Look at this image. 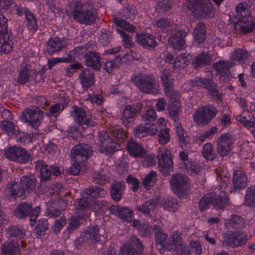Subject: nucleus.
Wrapping results in <instances>:
<instances>
[{"label":"nucleus","instance_id":"3c124183","mask_svg":"<svg viewBox=\"0 0 255 255\" xmlns=\"http://www.w3.org/2000/svg\"><path fill=\"white\" fill-rule=\"evenodd\" d=\"M154 231L157 244L160 245L162 248H164L167 243L168 235L163 233L162 228L158 225H154Z\"/></svg>","mask_w":255,"mask_h":255},{"label":"nucleus","instance_id":"603ef678","mask_svg":"<svg viewBox=\"0 0 255 255\" xmlns=\"http://www.w3.org/2000/svg\"><path fill=\"white\" fill-rule=\"evenodd\" d=\"M25 24L28 30L34 33L38 29L37 19L34 14L30 11L25 16Z\"/></svg>","mask_w":255,"mask_h":255},{"label":"nucleus","instance_id":"13d9d810","mask_svg":"<svg viewBox=\"0 0 255 255\" xmlns=\"http://www.w3.org/2000/svg\"><path fill=\"white\" fill-rule=\"evenodd\" d=\"M180 107L181 103L178 102H174L173 103L169 104L168 108L169 117L175 122L179 120Z\"/></svg>","mask_w":255,"mask_h":255},{"label":"nucleus","instance_id":"0e129e2a","mask_svg":"<svg viewBox=\"0 0 255 255\" xmlns=\"http://www.w3.org/2000/svg\"><path fill=\"white\" fill-rule=\"evenodd\" d=\"M251 114L248 112L243 113L237 117V120L246 127L253 128L255 126L254 122L251 121Z\"/></svg>","mask_w":255,"mask_h":255},{"label":"nucleus","instance_id":"37998d69","mask_svg":"<svg viewBox=\"0 0 255 255\" xmlns=\"http://www.w3.org/2000/svg\"><path fill=\"white\" fill-rule=\"evenodd\" d=\"M124 184L119 182L113 183L111 185L110 194L112 200L118 202L121 199L122 195L124 192Z\"/></svg>","mask_w":255,"mask_h":255},{"label":"nucleus","instance_id":"0eeeda50","mask_svg":"<svg viewBox=\"0 0 255 255\" xmlns=\"http://www.w3.org/2000/svg\"><path fill=\"white\" fill-rule=\"evenodd\" d=\"M193 86H200L208 90V94L212 99L219 104L222 101V93L219 90V87L212 80L197 77L191 80Z\"/></svg>","mask_w":255,"mask_h":255},{"label":"nucleus","instance_id":"dca6fc26","mask_svg":"<svg viewBox=\"0 0 255 255\" xmlns=\"http://www.w3.org/2000/svg\"><path fill=\"white\" fill-rule=\"evenodd\" d=\"M190 181V179L185 175L174 173L170 178L169 184L174 193L180 195L187 192Z\"/></svg>","mask_w":255,"mask_h":255},{"label":"nucleus","instance_id":"4c0bfd02","mask_svg":"<svg viewBox=\"0 0 255 255\" xmlns=\"http://www.w3.org/2000/svg\"><path fill=\"white\" fill-rule=\"evenodd\" d=\"M175 130L178 137L180 146L183 149L187 148L188 145L190 144V138L181 123H176L175 125Z\"/></svg>","mask_w":255,"mask_h":255},{"label":"nucleus","instance_id":"473e14b6","mask_svg":"<svg viewBox=\"0 0 255 255\" xmlns=\"http://www.w3.org/2000/svg\"><path fill=\"white\" fill-rule=\"evenodd\" d=\"M95 75L94 73L89 69L83 70L79 76V79L82 87L87 90L92 87L95 82Z\"/></svg>","mask_w":255,"mask_h":255},{"label":"nucleus","instance_id":"7ed1b4c3","mask_svg":"<svg viewBox=\"0 0 255 255\" xmlns=\"http://www.w3.org/2000/svg\"><path fill=\"white\" fill-rule=\"evenodd\" d=\"M246 5L245 3L241 2L236 6V16L233 20L235 27H239L242 34L251 33L255 28V21L251 16Z\"/></svg>","mask_w":255,"mask_h":255},{"label":"nucleus","instance_id":"58836bf2","mask_svg":"<svg viewBox=\"0 0 255 255\" xmlns=\"http://www.w3.org/2000/svg\"><path fill=\"white\" fill-rule=\"evenodd\" d=\"M232 181L235 189H241L245 188L247 186V176L243 171H235L233 174Z\"/></svg>","mask_w":255,"mask_h":255},{"label":"nucleus","instance_id":"20e7f679","mask_svg":"<svg viewBox=\"0 0 255 255\" xmlns=\"http://www.w3.org/2000/svg\"><path fill=\"white\" fill-rule=\"evenodd\" d=\"M73 18L81 24L90 25L96 19L94 10L90 9L88 4L81 0H75L70 3Z\"/></svg>","mask_w":255,"mask_h":255},{"label":"nucleus","instance_id":"6e6552de","mask_svg":"<svg viewBox=\"0 0 255 255\" xmlns=\"http://www.w3.org/2000/svg\"><path fill=\"white\" fill-rule=\"evenodd\" d=\"M71 116L75 122L83 128L94 127L96 122L94 117L89 112L84 109L74 105L71 107Z\"/></svg>","mask_w":255,"mask_h":255},{"label":"nucleus","instance_id":"f8f14e48","mask_svg":"<svg viewBox=\"0 0 255 255\" xmlns=\"http://www.w3.org/2000/svg\"><path fill=\"white\" fill-rule=\"evenodd\" d=\"M40 212V208L39 206H36L32 209L30 204L25 202L19 204L14 210L13 213L15 216L19 219L29 217L30 225L33 226Z\"/></svg>","mask_w":255,"mask_h":255},{"label":"nucleus","instance_id":"5fc2aeb1","mask_svg":"<svg viewBox=\"0 0 255 255\" xmlns=\"http://www.w3.org/2000/svg\"><path fill=\"white\" fill-rule=\"evenodd\" d=\"M190 56L189 53L184 52L178 55L172 63V67L179 69L185 68L189 63V57Z\"/></svg>","mask_w":255,"mask_h":255},{"label":"nucleus","instance_id":"7c9ffc66","mask_svg":"<svg viewBox=\"0 0 255 255\" xmlns=\"http://www.w3.org/2000/svg\"><path fill=\"white\" fill-rule=\"evenodd\" d=\"M136 41L146 49L154 48L157 44L153 35L143 32L136 33Z\"/></svg>","mask_w":255,"mask_h":255},{"label":"nucleus","instance_id":"4be33fe9","mask_svg":"<svg viewBox=\"0 0 255 255\" xmlns=\"http://www.w3.org/2000/svg\"><path fill=\"white\" fill-rule=\"evenodd\" d=\"M99 230L97 225H91L84 232L83 238L91 244L100 245V249H102L106 242V239L104 236L100 235Z\"/></svg>","mask_w":255,"mask_h":255},{"label":"nucleus","instance_id":"ddd939ff","mask_svg":"<svg viewBox=\"0 0 255 255\" xmlns=\"http://www.w3.org/2000/svg\"><path fill=\"white\" fill-rule=\"evenodd\" d=\"M247 235L240 230L226 233L222 238V246L228 248H235L246 244Z\"/></svg>","mask_w":255,"mask_h":255},{"label":"nucleus","instance_id":"39448f33","mask_svg":"<svg viewBox=\"0 0 255 255\" xmlns=\"http://www.w3.org/2000/svg\"><path fill=\"white\" fill-rule=\"evenodd\" d=\"M131 80L132 83L144 93L156 94L158 93L156 80L152 74L138 73L132 76Z\"/></svg>","mask_w":255,"mask_h":255},{"label":"nucleus","instance_id":"f257e3e1","mask_svg":"<svg viewBox=\"0 0 255 255\" xmlns=\"http://www.w3.org/2000/svg\"><path fill=\"white\" fill-rule=\"evenodd\" d=\"M111 137L107 132H100L99 134V140L101 143V152L105 154H112L119 150L120 144L127 137V133L121 127H114L111 130Z\"/></svg>","mask_w":255,"mask_h":255},{"label":"nucleus","instance_id":"79ce46f5","mask_svg":"<svg viewBox=\"0 0 255 255\" xmlns=\"http://www.w3.org/2000/svg\"><path fill=\"white\" fill-rule=\"evenodd\" d=\"M87 48L86 46H77L71 50L67 57H63L65 63H69L75 60V59H81L84 56Z\"/></svg>","mask_w":255,"mask_h":255},{"label":"nucleus","instance_id":"338daca9","mask_svg":"<svg viewBox=\"0 0 255 255\" xmlns=\"http://www.w3.org/2000/svg\"><path fill=\"white\" fill-rule=\"evenodd\" d=\"M156 133L158 134L159 144L164 145L169 141L170 137L169 128L160 129L159 131L157 130Z\"/></svg>","mask_w":255,"mask_h":255},{"label":"nucleus","instance_id":"2eb2a0df","mask_svg":"<svg viewBox=\"0 0 255 255\" xmlns=\"http://www.w3.org/2000/svg\"><path fill=\"white\" fill-rule=\"evenodd\" d=\"M217 113L213 105L208 104L198 109L194 115V120L198 125H206L215 117Z\"/></svg>","mask_w":255,"mask_h":255},{"label":"nucleus","instance_id":"c03bdc74","mask_svg":"<svg viewBox=\"0 0 255 255\" xmlns=\"http://www.w3.org/2000/svg\"><path fill=\"white\" fill-rule=\"evenodd\" d=\"M212 201L214 208L220 210L224 209L228 203L229 198L225 193L214 194H212Z\"/></svg>","mask_w":255,"mask_h":255},{"label":"nucleus","instance_id":"6e6d98bb","mask_svg":"<svg viewBox=\"0 0 255 255\" xmlns=\"http://www.w3.org/2000/svg\"><path fill=\"white\" fill-rule=\"evenodd\" d=\"M160 78L164 90L173 86V78L172 77V72L170 69L163 70Z\"/></svg>","mask_w":255,"mask_h":255},{"label":"nucleus","instance_id":"4468645a","mask_svg":"<svg viewBox=\"0 0 255 255\" xmlns=\"http://www.w3.org/2000/svg\"><path fill=\"white\" fill-rule=\"evenodd\" d=\"M217 113L213 105L208 104L198 109L194 115V120L198 125H206L215 117Z\"/></svg>","mask_w":255,"mask_h":255},{"label":"nucleus","instance_id":"a18cd8bd","mask_svg":"<svg viewBox=\"0 0 255 255\" xmlns=\"http://www.w3.org/2000/svg\"><path fill=\"white\" fill-rule=\"evenodd\" d=\"M31 72V70L26 65H21L18 71L17 83L20 85H24L29 82Z\"/></svg>","mask_w":255,"mask_h":255},{"label":"nucleus","instance_id":"774afa93","mask_svg":"<svg viewBox=\"0 0 255 255\" xmlns=\"http://www.w3.org/2000/svg\"><path fill=\"white\" fill-rule=\"evenodd\" d=\"M184 164L185 168L191 174H197L200 172L201 167L200 165L194 160L190 159L185 162Z\"/></svg>","mask_w":255,"mask_h":255},{"label":"nucleus","instance_id":"a19ab883","mask_svg":"<svg viewBox=\"0 0 255 255\" xmlns=\"http://www.w3.org/2000/svg\"><path fill=\"white\" fill-rule=\"evenodd\" d=\"M125 55L119 54L114 55L112 59L107 61L104 65V69L109 73H112L118 66L117 64L126 62Z\"/></svg>","mask_w":255,"mask_h":255},{"label":"nucleus","instance_id":"bf43d9fd","mask_svg":"<svg viewBox=\"0 0 255 255\" xmlns=\"http://www.w3.org/2000/svg\"><path fill=\"white\" fill-rule=\"evenodd\" d=\"M245 197V202L246 205L255 207V185H252L247 188Z\"/></svg>","mask_w":255,"mask_h":255},{"label":"nucleus","instance_id":"bb28decb","mask_svg":"<svg viewBox=\"0 0 255 255\" xmlns=\"http://www.w3.org/2000/svg\"><path fill=\"white\" fill-rule=\"evenodd\" d=\"M233 66L231 61L220 60L213 64V68L217 72L220 80H225L229 77L230 69Z\"/></svg>","mask_w":255,"mask_h":255},{"label":"nucleus","instance_id":"de8ad7c7","mask_svg":"<svg viewBox=\"0 0 255 255\" xmlns=\"http://www.w3.org/2000/svg\"><path fill=\"white\" fill-rule=\"evenodd\" d=\"M35 168L40 169V180L41 182L46 181L51 176L50 167L43 161H37L35 165Z\"/></svg>","mask_w":255,"mask_h":255},{"label":"nucleus","instance_id":"f03ea898","mask_svg":"<svg viewBox=\"0 0 255 255\" xmlns=\"http://www.w3.org/2000/svg\"><path fill=\"white\" fill-rule=\"evenodd\" d=\"M21 189L18 188L17 183L12 181L7 184L6 192L10 198L15 199L17 197L24 198L27 196L35 187L36 179L33 174L23 176L19 183Z\"/></svg>","mask_w":255,"mask_h":255},{"label":"nucleus","instance_id":"4d7b16f0","mask_svg":"<svg viewBox=\"0 0 255 255\" xmlns=\"http://www.w3.org/2000/svg\"><path fill=\"white\" fill-rule=\"evenodd\" d=\"M0 128L3 133L11 136L15 133V126L12 122L3 120L0 122Z\"/></svg>","mask_w":255,"mask_h":255},{"label":"nucleus","instance_id":"052dcab7","mask_svg":"<svg viewBox=\"0 0 255 255\" xmlns=\"http://www.w3.org/2000/svg\"><path fill=\"white\" fill-rule=\"evenodd\" d=\"M227 226L231 228L238 229H242L245 226L243 218L241 217L233 215L227 222Z\"/></svg>","mask_w":255,"mask_h":255},{"label":"nucleus","instance_id":"69168bd1","mask_svg":"<svg viewBox=\"0 0 255 255\" xmlns=\"http://www.w3.org/2000/svg\"><path fill=\"white\" fill-rule=\"evenodd\" d=\"M172 5V0H158L155 7L157 12H164L170 9Z\"/></svg>","mask_w":255,"mask_h":255},{"label":"nucleus","instance_id":"49530a36","mask_svg":"<svg viewBox=\"0 0 255 255\" xmlns=\"http://www.w3.org/2000/svg\"><path fill=\"white\" fill-rule=\"evenodd\" d=\"M155 25L160 29L162 32L169 33L175 28L174 23L167 18H161L155 21Z\"/></svg>","mask_w":255,"mask_h":255},{"label":"nucleus","instance_id":"680f3d73","mask_svg":"<svg viewBox=\"0 0 255 255\" xmlns=\"http://www.w3.org/2000/svg\"><path fill=\"white\" fill-rule=\"evenodd\" d=\"M163 206L164 209L174 212L179 208V204L176 199L170 197L163 199Z\"/></svg>","mask_w":255,"mask_h":255},{"label":"nucleus","instance_id":"e433bc0d","mask_svg":"<svg viewBox=\"0 0 255 255\" xmlns=\"http://www.w3.org/2000/svg\"><path fill=\"white\" fill-rule=\"evenodd\" d=\"M18 241H9L5 242L0 247L1 254L3 255H16L20 252Z\"/></svg>","mask_w":255,"mask_h":255},{"label":"nucleus","instance_id":"09e8293b","mask_svg":"<svg viewBox=\"0 0 255 255\" xmlns=\"http://www.w3.org/2000/svg\"><path fill=\"white\" fill-rule=\"evenodd\" d=\"M49 223L47 219H40L38 221L33 230V234L37 238L41 239L48 229Z\"/></svg>","mask_w":255,"mask_h":255},{"label":"nucleus","instance_id":"2f4dec72","mask_svg":"<svg viewBox=\"0 0 255 255\" xmlns=\"http://www.w3.org/2000/svg\"><path fill=\"white\" fill-rule=\"evenodd\" d=\"M7 237L9 239H11L12 241H18L21 246L24 247V243L22 240L25 236V230L20 225H11L7 229L6 233Z\"/></svg>","mask_w":255,"mask_h":255},{"label":"nucleus","instance_id":"c9c22d12","mask_svg":"<svg viewBox=\"0 0 255 255\" xmlns=\"http://www.w3.org/2000/svg\"><path fill=\"white\" fill-rule=\"evenodd\" d=\"M170 248L176 252L177 255H190L191 253L190 247L181 243L180 237L178 235L173 237Z\"/></svg>","mask_w":255,"mask_h":255},{"label":"nucleus","instance_id":"864d4df0","mask_svg":"<svg viewBox=\"0 0 255 255\" xmlns=\"http://www.w3.org/2000/svg\"><path fill=\"white\" fill-rule=\"evenodd\" d=\"M156 206V203L154 199H150L137 207L138 212L142 213L145 216H151V211H153Z\"/></svg>","mask_w":255,"mask_h":255},{"label":"nucleus","instance_id":"f704fd0d","mask_svg":"<svg viewBox=\"0 0 255 255\" xmlns=\"http://www.w3.org/2000/svg\"><path fill=\"white\" fill-rule=\"evenodd\" d=\"M250 56V53L245 48H236L231 53V58L242 65L248 63Z\"/></svg>","mask_w":255,"mask_h":255},{"label":"nucleus","instance_id":"9b49d317","mask_svg":"<svg viewBox=\"0 0 255 255\" xmlns=\"http://www.w3.org/2000/svg\"><path fill=\"white\" fill-rule=\"evenodd\" d=\"M113 22L116 26L119 27V28H116V31L121 35L124 46L128 48H131L133 44L131 36L126 33L124 30L129 32H133L136 29L135 27L125 20L118 17H114Z\"/></svg>","mask_w":255,"mask_h":255},{"label":"nucleus","instance_id":"8fccbe9b","mask_svg":"<svg viewBox=\"0 0 255 255\" xmlns=\"http://www.w3.org/2000/svg\"><path fill=\"white\" fill-rule=\"evenodd\" d=\"M211 56L208 52H202L197 55L194 59L192 64L194 68L197 69L210 63Z\"/></svg>","mask_w":255,"mask_h":255},{"label":"nucleus","instance_id":"ea45409f","mask_svg":"<svg viewBox=\"0 0 255 255\" xmlns=\"http://www.w3.org/2000/svg\"><path fill=\"white\" fill-rule=\"evenodd\" d=\"M193 35L195 41L198 44L203 43L206 37L205 24L201 22L197 23L194 29Z\"/></svg>","mask_w":255,"mask_h":255},{"label":"nucleus","instance_id":"72a5a7b5","mask_svg":"<svg viewBox=\"0 0 255 255\" xmlns=\"http://www.w3.org/2000/svg\"><path fill=\"white\" fill-rule=\"evenodd\" d=\"M84 56L85 63L87 66L94 70H100L101 67V57L98 53L93 51L86 52Z\"/></svg>","mask_w":255,"mask_h":255},{"label":"nucleus","instance_id":"5701e85b","mask_svg":"<svg viewBox=\"0 0 255 255\" xmlns=\"http://www.w3.org/2000/svg\"><path fill=\"white\" fill-rule=\"evenodd\" d=\"M158 164L162 174H167L173 167L170 151L168 148L160 149L158 152Z\"/></svg>","mask_w":255,"mask_h":255},{"label":"nucleus","instance_id":"393cba45","mask_svg":"<svg viewBox=\"0 0 255 255\" xmlns=\"http://www.w3.org/2000/svg\"><path fill=\"white\" fill-rule=\"evenodd\" d=\"M144 250V247L138 238H135L132 245H123L121 248L120 255H140Z\"/></svg>","mask_w":255,"mask_h":255},{"label":"nucleus","instance_id":"a878e982","mask_svg":"<svg viewBox=\"0 0 255 255\" xmlns=\"http://www.w3.org/2000/svg\"><path fill=\"white\" fill-rule=\"evenodd\" d=\"M157 131V126L150 123H142L136 126L134 129V134L136 137L141 138L147 135H154Z\"/></svg>","mask_w":255,"mask_h":255},{"label":"nucleus","instance_id":"423d86ee","mask_svg":"<svg viewBox=\"0 0 255 255\" xmlns=\"http://www.w3.org/2000/svg\"><path fill=\"white\" fill-rule=\"evenodd\" d=\"M13 36L7 30V19L0 13V52L7 54L13 49Z\"/></svg>","mask_w":255,"mask_h":255},{"label":"nucleus","instance_id":"6ab92c4d","mask_svg":"<svg viewBox=\"0 0 255 255\" xmlns=\"http://www.w3.org/2000/svg\"><path fill=\"white\" fill-rule=\"evenodd\" d=\"M234 139L229 133L221 134L217 140V151L219 155L224 157L229 155L233 148Z\"/></svg>","mask_w":255,"mask_h":255},{"label":"nucleus","instance_id":"c756f323","mask_svg":"<svg viewBox=\"0 0 255 255\" xmlns=\"http://www.w3.org/2000/svg\"><path fill=\"white\" fill-rule=\"evenodd\" d=\"M66 44L63 39L57 36L51 37L46 44V50L49 55H52L63 50Z\"/></svg>","mask_w":255,"mask_h":255},{"label":"nucleus","instance_id":"aec40b11","mask_svg":"<svg viewBox=\"0 0 255 255\" xmlns=\"http://www.w3.org/2000/svg\"><path fill=\"white\" fill-rule=\"evenodd\" d=\"M5 156L9 160L19 163L27 162L31 158V155L23 148L12 146L5 151Z\"/></svg>","mask_w":255,"mask_h":255},{"label":"nucleus","instance_id":"b1692460","mask_svg":"<svg viewBox=\"0 0 255 255\" xmlns=\"http://www.w3.org/2000/svg\"><path fill=\"white\" fill-rule=\"evenodd\" d=\"M110 213L112 214L117 215L120 220L128 223L132 221L133 216V213L131 209L118 205H111Z\"/></svg>","mask_w":255,"mask_h":255},{"label":"nucleus","instance_id":"cd10ccee","mask_svg":"<svg viewBox=\"0 0 255 255\" xmlns=\"http://www.w3.org/2000/svg\"><path fill=\"white\" fill-rule=\"evenodd\" d=\"M126 149L130 157L135 158L141 159L145 154V149L141 144L132 138L128 140Z\"/></svg>","mask_w":255,"mask_h":255},{"label":"nucleus","instance_id":"e2e57ef3","mask_svg":"<svg viewBox=\"0 0 255 255\" xmlns=\"http://www.w3.org/2000/svg\"><path fill=\"white\" fill-rule=\"evenodd\" d=\"M202 155L207 160L212 161L217 157L214 152L212 145L211 143H206L203 147Z\"/></svg>","mask_w":255,"mask_h":255},{"label":"nucleus","instance_id":"a211bd4d","mask_svg":"<svg viewBox=\"0 0 255 255\" xmlns=\"http://www.w3.org/2000/svg\"><path fill=\"white\" fill-rule=\"evenodd\" d=\"M142 107L143 105L141 103L125 106L121 117V121L125 127L128 128L132 125L135 117L141 111Z\"/></svg>","mask_w":255,"mask_h":255},{"label":"nucleus","instance_id":"f3484780","mask_svg":"<svg viewBox=\"0 0 255 255\" xmlns=\"http://www.w3.org/2000/svg\"><path fill=\"white\" fill-rule=\"evenodd\" d=\"M44 113L39 109H25L22 112L21 118L25 123H27L28 126L37 129L41 125Z\"/></svg>","mask_w":255,"mask_h":255},{"label":"nucleus","instance_id":"9d476101","mask_svg":"<svg viewBox=\"0 0 255 255\" xmlns=\"http://www.w3.org/2000/svg\"><path fill=\"white\" fill-rule=\"evenodd\" d=\"M107 194V191L103 188L91 186L85 189L82 197L79 199L78 208L85 210L90 207L92 199L103 198Z\"/></svg>","mask_w":255,"mask_h":255},{"label":"nucleus","instance_id":"1a4fd4ad","mask_svg":"<svg viewBox=\"0 0 255 255\" xmlns=\"http://www.w3.org/2000/svg\"><path fill=\"white\" fill-rule=\"evenodd\" d=\"M187 7L192 11H197L201 18L213 16V5L210 0H188Z\"/></svg>","mask_w":255,"mask_h":255},{"label":"nucleus","instance_id":"c85d7f7f","mask_svg":"<svg viewBox=\"0 0 255 255\" xmlns=\"http://www.w3.org/2000/svg\"><path fill=\"white\" fill-rule=\"evenodd\" d=\"M187 32L183 30L177 31L169 39V44L175 50H180L185 48Z\"/></svg>","mask_w":255,"mask_h":255},{"label":"nucleus","instance_id":"412c9836","mask_svg":"<svg viewBox=\"0 0 255 255\" xmlns=\"http://www.w3.org/2000/svg\"><path fill=\"white\" fill-rule=\"evenodd\" d=\"M92 153V147L83 143L75 145L71 150L72 158L78 162H85Z\"/></svg>","mask_w":255,"mask_h":255}]
</instances>
